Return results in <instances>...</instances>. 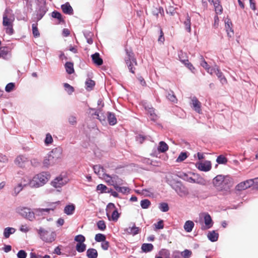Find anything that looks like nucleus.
Listing matches in <instances>:
<instances>
[{
    "label": "nucleus",
    "instance_id": "f257e3e1",
    "mask_svg": "<svg viewBox=\"0 0 258 258\" xmlns=\"http://www.w3.org/2000/svg\"><path fill=\"white\" fill-rule=\"evenodd\" d=\"M50 174L47 171H42L34 175L32 179H29L24 185H28L31 188H38L43 186L49 180Z\"/></svg>",
    "mask_w": 258,
    "mask_h": 258
},
{
    "label": "nucleus",
    "instance_id": "f03ea898",
    "mask_svg": "<svg viewBox=\"0 0 258 258\" xmlns=\"http://www.w3.org/2000/svg\"><path fill=\"white\" fill-rule=\"evenodd\" d=\"M166 182L175 190L176 193L180 197H183L189 195V191L186 186L180 180L174 179L167 178Z\"/></svg>",
    "mask_w": 258,
    "mask_h": 258
},
{
    "label": "nucleus",
    "instance_id": "7ed1b4c3",
    "mask_svg": "<svg viewBox=\"0 0 258 258\" xmlns=\"http://www.w3.org/2000/svg\"><path fill=\"white\" fill-rule=\"evenodd\" d=\"M125 51L126 55L124 58L125 63L130 72L134 74L135 73L136 69L134 67V66H137L138 64L137 59L132 49L129 50L125 48Z\"/></svg>",
    "mask_w": 258,
    "mask_h": 258
},
{
    "label": "nucleus",
    "instance_id": "20e7f679",
    "mask_svg": "<svg viewBox=\"0 0 258 258\" xmlns=\"http://www.w3.org/2000/svg\"><path fill=\"white\" fill-rule=\"evenodd\" d=\"M48 10V8L45 5H38L36 8L35 13L32 17V21L33 22H38L45 16Z\"/></svg>",
    "mask_w": 258,
    "mask_h": 258
},
{
    "label": "nucleus",
    "instance_id": "39448f33",
    "mask_svg": "<svg viewBox=\"0 0 258 258\" xmlns=\"http://www.w3.org/2000/svg\"><path fill=\"white\" fill-rule=\"evenodd\" d=\"M16 212L23 218L30 221H33L35 219L34 213L27 207H18L16 209Z\"/></svg>",
    "mask_w": 258,
    "mask_h": 258
},
{
    "label": "nucleus",
    "instance_id": "423d86ee",
    "mask_svg": "<svg viewBox=\"0 0 258 258\" xmlns=\"http://www.w3.org/2000/svg\"><path fill=\"white\" fill-rule=\"evenodd\" d=\"M69 180L68 178H64L61 175L55 177L51 181V185L55 188H59L57 189L58 191H60L61 187L66 185Z\"/></svg>",
    "mask_w": 258,
    "mask_h": 258
},
{
    "label": "nucleus",
    "instance_id": "0eeeda50",
    "mask_svg": "<svg viewBox=\"0 0 258 258\" xmlns=\"http://www.w3.org/2000/svg\"><path fill=\"white\" fill-rule=\"evenodd\" d=\"M233 179L229 175L223 176L220 190L228 191L233 185Z\"/></svg>",
    "mask_w": 258,
    "mask_h": 258
},
{
    "label": "nucleus",
    "instance_id": "6e6552de",
    "mask_svg": "<svg viewBox=\"0 0 258 258\" xmlns=\"http://www.w3.org/2000/svg\"><path fill=\"white\" fill-rule=\"evenodd\" d=\"M203 215H204L205 225L202 226L201 229L205 230L211 228L213 226L214 222L211 216L208 213H203Z\"/></svg>",
    "mask_w": 258,
    "mask_h": 258
},
{
    "label": "nucleus",
    "instance_id": "1a4fd4ad",
    "mask_svg": "<svg viewBox=\"0 0 258 258\" xmlns=\"http://www.w3.org/2000/svg\"><path fill=\"white\" fill-rule=\"evenodd\" d=\"M143 107L145 110L147 111L148 114L150 116V120L155 122L158 119V116L155 113V109L147 103H144Z\"/></svg>",
    "mask_w": 258,
    "mask_h": 258
},
{
    "label": "nucleus",
    "instance_id": "9d476101",
    "mask_svg": "<svg viewBox=\"0 0 258 258\" xmlns=\"http://www.w3.org/2000/svg\"><path fill=\"white\" fill-rule=\"evenodd\" d=\"M48 231L44 229L42 227H40L38 230V234L40 238L45 242H52L54 240V236L48 237Z\"/></svg>",
    "mask_w": 258,
    "mask_h": 258
},
{
    "label": "nucleus",
    "instance_id": "9b49d317",
    "mask_svg": "<svg viewBox=\"0 0 258 258\" xmlns=\"http://www.w3.org/2000/svg\"><path fill=\"white\" fill-rule=\"evenodd\" d=\"M196 167L201 171L208 172L212 168L211 162L208 160L205 161L204 162H198L196 163Z\"/></svg>",
    "mask_w": 258,
    "mask_h": 258
},
{
    "label": "nucleus",
    "instance_id": "f8f14e48",
    "mask_svg": "<svg viewBox=\"0 0 258 258\" xmlns=\"http://www.w3.org/2000/svg\"><path fill=\"white\" fill-rule=\"evenodd\" d=\"M253 181L252 179H249L238 183L235 187V189L238 191L245 190L250 187H252Z\"/></svg>",
    "mask_w": 258,
    "mask_h": 258
},
{
    "label": "nucleus",
    "instance_id": "ddd939ff",
    "mask_svg": "<svg viewBox=\"0 0 258 258\" xmlns=\"http://www.w3.org/2000/svg\"><path fill=\"white\" fill-rule=\"evenodd\" d=\"M12 57V53L10 49L7 46L0 47V58L9 60Z\"/></svg>",
    "mask_w": 258,
    "mask_h": 258
},
{
    "label": "nucleus",
    "instance_id": "4468645a",
    "mask_svg": "<svg viewBox=\"0 0 258 258\" xmlns=\"http://www.w3.org/2000/svg\"><path fill=\"white\" fill-rule=\"evenodd\" d=\"M225 28L228 37L231 38L233 36L234 30L232 28V23L231 20L228 18H227L225 20Z\"/></svg>",
    "mask_w": 258,
    "mask_h": 258
},
{
    "label": "nucleus",
    "instance_id": "2eb2a0df",
    "mask_svg": "<svg viewBox=\"0 0 258 258\" xmlns=\"http://www.w3.org/2000/svg\"><path fill=\"white\" fill-rule=\"evenodd\" d=\"M201 60L200 62V65L204 68L207 73H209L210 75H213L214 72H215V70H216V68H211L207 63V62L205 60L204 57L201 55Z\"/></svg>",
    "mask_w": 258,
    "mask_h": 258
},
{
    "label": "nucleus",
    "instance_id": "dca6fc26",
    "mask_svg": "<svg viewBox=\"0 0 258 258\" xmlns=\"http://www.w3.org/2000/svg\"><path fill=\"white\" fill-rule=\"evenodd\" d=\"M110 185L113 186L114 189L119 192H121L123 195H126L130 192L131 189L128 187L120 186L116 183H110Z\"/></svg>",
    "mask_w": 258,
    "mask_h": 258
},
{
    "label": "nucleus",
    "instance_id": "f3484780",
    "mask_svg": "<svg viewBox=\"0 0 258 258\" xmlns=\"http://www.w3.org/2000/svg\"><path fill=\"white\" fill-rule=\"evenodd\" d=\"M62 12L66 15H72L74 10L69 2H66L60 6Z\"/></svg>",
    "mask_w": 258,
    "mask_h": 258
},
{
    "label": "nucleus",
    "instance_id": "a211bd4d",
    "mask_svg": "<svg viewBox=\"0 0 258 258\" xmlns=\"http://www.w3.org/2000/svg\"><path fill=\"white\" fill-rule=\"evenodd\" d=\"M92 60L95 65L100 66L103 63V59L100 56L99 53L95 52L91 56Z\"/></svg>",
    "mask_w": 258,
    "mask_h": 258
},
{
    "label": "nucleus",
    "instance_id": "6ab92c4d",
    "mask_svg": "<svg viewBox=\"0 0 258 258\" xmlns=\"http://www.w3.org/2000/svg\"><path fill=\"white\" fill-rule=\"evenodd\" d=\"M27 161L28 158L25 156L22 155L17 156L14 161L15 164L21 168L24 167L25 163Z\"/></svg>",
    "mask_w": 258,
    "mask_h": 258
},
{
    "label": "nucleus",
    "instance_id": "aec40b11",
    "mask_svg": "<svg viewBox=\"0 0 258 258\" xmlns=\"http://www.w3.org/2000/svg\"><path fill=\"white\" fill-rule=\"evenodd\" d=\"M50 15L52 18L56 19L59 24L65 23V21L60 12L56 10H54Z\"/></svg>",
    "mask_w": 258,
    "mask_h": 258
},
{
    "label": "nucleus",
    "instance_id": "412c9836",
    "mask_svg": "<svg viewBox=\"0 0 258 258\" xmlns=\"http://www.w3.org/2000/svg\"><path fill=\"white\" fill-rule=\"evenodd\" d=\"M178 57L179 60L192 73H195L196 69L192 65V64L190 62L188 59H181L180 54H178Z\"/></svg>",
    "mask_w": 258,
    "mask_h": 258
},
{
    "label": "nucleus",
    "instance_id": "4be33fe9",
    "mask_svg": "<svg viewBox=\"0 0 258 258\" xmlns=\"http://www.w3.org/2000/svg\"><path fill=\"white\" fill-rule=\"evenodd\" d=\"M107 121L110 125L113 126L116 124L117 118L115 113L112 112L108 111L107 112Z\"/></svg>",
    "mask_w": 258,
    "mask_h": 258
},
{
    "label": "nucleus",
    "instance_id": "5701e85b",
    "mask_svg": "<svg viewBox=\"0 0 258 258\" xmlns=\"http://www.w3.org/2000/svg\"><path fill=\"white\" fill-rule=\"evenodd\" d=\"M123 230L124 232L128 234H132L133 236H135L139 233L140 229L139 227H136L135 224H134L133 227L125 228Z\"/></svg>",
    "mask_w": 258,
    "mask_h": 258
},
{
    "label": "nucleus",
    "instance_id": "b1692460",
    "mask_svg": "<svg viewBox=\"0 0 258 258\" xmlns=\"http://www.w3.org/2000/svg\"><path fill=\"white\" fill-rule=\"evenodd\" d=\"M214 73L216 75L218 78L219 79L220 83L222 85H224L227 83V81L223 73L221 71V70L218 68H216V70H215V72Z\"/></svg>",
    "mask_w": 258,
    "mask_h": 258
},
{
    "label": "nucleus",
    "instance_id": "393cba45",
    "mask_svg": "<svg viewBox=\"0 0 258 258\" xmlns=\"http://www.w3.org/2000/svg\"><path fill=\"white\" fill-rule=\"evenodd\" d=\"M219 233L215 230L209 231L207 233V237L211 242H214L218 240Z\"/></svg>",
    "mask_w": 258,
    "mask_h": 258
},
{
    "label": "nucleus",
    "instance_id": "a878e982",
    "mask_svg": "<svg viewBox=\"0 0 258 258\" xmlns=\"http://www.w3.org/2000/svg\"><path fill=\"white\" fill-rule=\"evenodd\" d=\"M61 153V149L60 148H55L48 153L49 156H52L55 160L60 158Z\"/></svg>",
    "mask_w": 258,
    "mask_h": 258
},
{
    "label": "nucleus",
    "instance_id": "bb28decb",
    "mask_svg": "<svg viewBox=\"0 0 258 258\" xmlns=\"http://www.w3.org/2000/svg\"><path fill=\"white\" fill-rule=\"evenodd\" d=\"M75 209V205L74 204L70 203L64 207V213L67 215H72L74 213Z\"/></svg>",
    "mask_w": 258,
    "mask_h": 258
},
{
    "label": "nucleus",
    "instance_id": "cd10ccee",
    "mask_svg": "<svg viewBox=\"0 0 258 258\" xmlns=\"http://www.w3.org/2000/svg\"><path fill=\"white\" fill-rule=\"evenodd\" d=\"M169 149V146L164 141H160L157 147V150L159 153H164L167 151Z\"/></svg>",
    "mask_w": 258,
    "mask_h": 258
},
{
    "label": "nucleus",
    "instance_id": "c85d7f7f",
    "mask_svg": "<svg viewBox=\"0 0 258 258\" xmlns=\"http://www.w3.org/2000/svg\"><path fill=\"white\" fill-rule=\"evenodd\" d=\"M83 33L85 38L87 40V42L89 44H92L93 42V40L92 39V37L94 35V34L91 31L84 30L83 31Z\"/></svg>",
    "mask_w": 258,
    "mask_h": 258
},
{
    "label": "nucleus",
    "instance_id": "c756f323",
    "mask_svg": "<svg viewBox=\"0 0 258 258\" xmlns=\"http://www.w3.org/2000/svg\"><path fill=\"white\" fill-rule=\"evenodd\" d=\"M192 107L198 113L201 112V103L196 97H194L192 99Z\"/></svg>",
    "mask_w": 258,
    "mask_h": 258
},
{
    "label": "nucleus",
    "instance_id": "7c9ffc66",
    "mask_svg": "<svg viewBox=\"0 0 258 258\" xmlns=\"http://www.w3.org/2000/svg\"><path fill=\"white\" fill-rule=\"evenodd\" d=\"M223 176V175L219 174L215 177L213 179V184L218 189H219L221 186Z\"/></svg>",
    "mask_w": 258,
    "mask_h": 258
},
{
    "label": "nucleus",
    "instance_id": "2f4dec72",
    "mask_svg": "<svg viewBox=\"0 0 258 258\" xmlns=\"http://www.w3.org/2000/svg\"><path fill=\"white\" fill-rule=\"evenodd\" d=\"M153 249L154 246L152 243H144L141 246L142 252L144 253L151 252Z\"/></svg>",
    "mask_w": 258,
    "mask_h": 258
},
{
    "label": "nucleus",
    "instance_id": "473e14b6",
    "mask_svg": "<svg viewBox=\"0 0 258 258\" xmlns=\"http://www.w3.org/2000/svg\"><path fill=\"white\" fill-rule=\"evenodd\" d=\"M106 216L109 220H110L111 218L112 221H116L120 217V214L118 213L117 209L115 208L112 212L111 216H110L108 212H106Z\"/></svg>",
    "mask_w": 258,
    "mask_h": 258
},
{
    "label": "nucleus",
    "instance_id": "72a5a7b5",
    "mask_svg": "<svg viewBox=\"0 0 258 258\" xmlns=\"http://www.w3.org/2000/svg\"><path fill=\"white\" fill-rule=\"evenodd\" d=\"M64 68L66 72L69 75H71L75 72L74 63L72 61H67L64 64Z\"/></svg>",
    "mask_w": 258,
    "mask_h": 258
},
{
    "label": "nucleus",
    "instance_id": "f704fd0d",
    "mask_svg": "<svg viewBox=\"0 0 258 258\" xmlns=\"http://www.w3.org/2000/svg\"><path fill=\"white\" fill-rule=\"evenodd\" d=\"M177 175L179 178L183 179V180L194 183V178L192 177L189 176L186 173L180 172Z\"/></svg>",
    "mask_w": 258,
    "mask_h": 258
},
{
    "label": "nucleus",
    "instance_id": "c9c22d12",
    "mask_svg": "<svg viewBox=\"0 0 258 258\" xmlns=\"http://www.w3.org/2000/svg\"><path fill=\"white\" fill-rule=\"evenodd\" d=\"M193 174L196 176V178H194V183H197L202 185H206L207 184V181L205 179H204L203 177L200 176L198 174H195L193 173Z\"/></svg>",
    "mask_w": 258,
    "mask_h": 258
},
{
    "label": "nucleus",
    "instance_id": "e433bc0d",
    "mask_svg": "<svg viewBox=\"0 0 258 258\" xmlns=\"http://www.w3.org/2000/svg\"><path fill=\"white\" fill-rule=\"evenodd\" d=\"M108 190H109V188H108L106 185L101 183L98 184L96 188V191L99 194L107 193Z\"/></svg>",
    "mask_w": 258,
    "mask_h": 258
},
{
    "label": "nucleus",
    "instance_id": "4c0bfd02",
    "mask_svg": "<svg viewBox=\"0 0 258 258\" xmlns=\"http://www.w3.org/2000/svg\"><path fill=\"white\" fill-rule=\"evenodd\" d=\"M213 5L214 6L215 11L216 13V15L221 14L223 12V8L221 5L220 4V1L216 0L215 3H213Z\"/></svg>",
    "mask_w": 258,
    "mask_h": 258
},
{
    "label": "nucleus",
    "instance_id": "58836bf2",
    "mask_svg": "<svg viewBox=\"0 0 258 258\" xmlns=\"http://www.w3.org/2000/svg\"><path fill=\"white\" fill-rule=\"evenodd\" d=\"M86 255L88 258H97L98 256V252L96 249L90 248L87 249Z\"/></svg>",
    "mask_w": 258,
    "mask_h": 258
},
{
    "label": "nucleus",
    "instance_id": "ea45409f",
    "mask_svg": "<svg viewBox=\"0 0 258 258\" xmlns=\"http://www.w3.org/2000/svg\"><path fill=\"white\" fill-rule=\"evenodd\" d=\"M85 85L86 89L87 91H91L93 89L95 85V82L89 78H88L86 79V81L85 82Z\"/></svg>",
    "mask_w": 258,
    "mask_h": 258
},
{
    "label": "nucleus",
    "instance_id": "a19ab883",
    "mask_svg": "<svg viewBox=\"0 0 258 258\" xmlns=\"http://www.w3.org/2000/svg\"><path fill=\"white\" fill-rule=\"evenodd\" d=\"M195 224L193 221L188 220L184 223L183 227L186 232H190L192 230Z\"/></svg>",
    "mask_w": 258,
    "mask_h": 258
},
{
    "label": "nucleus",
    "instance_id": "79ce46f5",
    "mask_svg": "<svg viewBox=\"0 0 258 258\" xmlns=\"http://www.w3.org/2000/svg\"><path fill=\"white\" fill-rule=\"evenodd\" d=\"M16 231V229L13 227H6L4 230V236L5 238H8L11 234H14Z\"/></svg>",
    "mask_w": 258,
    "mask_h": 258
},
{
    "label": "nucleus",
    "instance_id": "37998d69",
    "mask_svg": "<svg viewBox=\"0 0 258 258\" xmlns=\"http://www.w3.org/2000/svg\"><path fill=\"white\" fill-rule=\"evenodd\" d=\"M8 9H6L5 11V12L3 14V24L4 26H11L12 25V22H11L10 19L8 17L7 14Z\"/></svg>",
    "mask_w": 258,
    "mask_h": 258
},
{
    "label": "nucleus",
    "instance_id": "c03bdc74",
    "mask_svg": "<svg viewBox=\"0 0 258 258\" xmlns=\"http://www.w3.org/2000/svg\"><path fill=\"white\" fill-rule=\"evenodd\" d=\"M53 160H54L53 158V157L49 156V154L48 153L47 155L44 157V159L43 161V165L44 167L48 168L50 165V162H53Z\"/></svg>",
    "mask_w": 258,
    "mask_h": 258
},
{
    "label": "nucleus",
    "instance_id": "a18cd8bd",
    "mask_svg": "<svg viewBox=\"0 0 258 258\" xmlns=\"http://www.w3.org/2000/svg\"><path fill=\"white\" fill-rule=\"evenodd\" d=\"M86 244L85 243L83 242L77 243L75 246L76 251H77L79 253L84 252L86 249Z\"/></svg>",
    "mask_w": 258,
    "mask_h": 258
},
{
    "label": "nucleus",
    "instance_id": "49530a36",
    "mask_svg": "<svg viewBox=\"0 0 258 258\" xmlns=\"http://www.w3.org/2000/svg\"><path fill=\"white\" fill-rule=\"evenodd\" d=\"M32 34L35 38H38L40 36V33L38 29V22H34L32 25Z\"/></svg>",
    "mask_w": 258,
    "mask_h": 258
},
{
    "label": "nucleus",
    "instance_id": "de8ad7c7",
    "mask_svg": "<svg viewBox=\"0 0 258 258\" xmlns=\"http://www.w3.org/2000/svg\"><path fill=\"white\" fill-rule=\"evenodd\" d=\"M188 156V153L187 151L181 152L176 160V162H181L185 160Z\"/></svg>",
    "mask_w": 258,
    "mask_h": 258
},
{
    "label": "nucleus",
    "instance_id": "09e8293b",
    "mask_svg": "<svg viewBox=\"0 0 258 258\" xmlns=\"http://www.w3.org/2000/svg\"><path fill=\"white\" fill-rule=\"evenodd\" d=\"M25 183H19L17 186H16L14 189V192L13 193V195L14 196H16L23 189L24 187L27 186V185H24Z\"/></svg>",
    "mask_w": 258,
    "mask_h": 258
},
{
    "label": "nucleus",
    "instance_id": "8fccbe9b",
    "mask_svg": "<svg viewBox=\"0 0 258 258\" xmlns=\"http://www.w3.org/2000/svg\"><path fill=\"white\" fill-rule=\"evenodd\" d=\"M159 256L162 258H170V252L168 249L163 248L159 251Z\"/></svg>",
    "mask_w": 258,
    "mask_h": 258
},
{
    "label": "nucleus",
    "instance_id": "3c124183",
    "mask_svg": "<svg viewBox=\"0 0 258 258\" xmlns=\"http://www.w3.org/2000/svg\"><path fill=\"white\" fill-rule=\"evenodd\" d=\"M152 14L154 16H155L156 17H158L159 14H160L161 16H164V9L162 7L158 6V8H156V9L152 12Z\"/></svg>",
    "mask_w": 258,
    "mask_h": 258
},
{
    "label": "nucleus",
    "instance_id": "603ef678",
    "mask_svg": "<svg viewBox=\"0 0 258 258\" xmlns=\"http://www.w3.org/2000/svg\"><path fill=\"white\" fill-rule=\"evenodd\" d=\"M158 208L162 212H167L169 210V205L166 202H161L159 204Z\"/></svg>",
    "mask_w": 258,
    "mask_h": 258
},
{
    "label": "nucleus",
    "instance_id": "864d4df0",
    "mask_svg": "<svg viewBox=\"0 0 258 258\" xmlns=\"http://www.w3.org/2000/svg\"><path fill=\"white\" fill-rule=\"evenodd\" d=\"M167 98L170 101L173 103H176L177 99L176 96L174 94V92L172 90H170L167 95Z\"/></svg>",
    "mask_w": 258,
    "mask_h": 258
},
{
    "label": "nucleus",
    "instance_id": "5fc2aeb1",
    "mask_svg": "<svg viewBox=\"0 0 258 258\" xmlns=\"http://www.w3.org/2000/svg\"><path fill=\"white\" fill-rule=\"evenodd\" d=\"M184 24L185 27V29L188 32H191V22H190V17L187 14L186 20L184 22Z\"/></svg>",
    "mask_w": 258,
    "mask_h": 258
},
{
    "label": "nucleus",
    "instance_id": "6e6d98bb",
    "mask_svg": "<svg viewBox=\"0 0 258 258\" xmlns=\"http://www.w3.org/2000/svg\"><path fill=\"white\" fill-rule=\"evenodd\" d=\"M151 203L149 200L145 199L141 201L140 205L142 209H147L149 208Z\"/></svg>",
    "mask_w": 258,
    "mask_h": 258
},
{
    "label": "nucleus",
    "instance_id": "4d7b16f0",
    "mask_svg": "<svg viewBox=\"0 0 258 258\" xmlns=\"http://www.w3.org/2000/svg\"><path fill=\"white\" fill-rule=\"evenodd\" d=\"M227 161V158L223 155H219L216 159V162L219 164H226Z\"/></svg>",
    "mask_w": 258,
    "mask_h": 258
},
{
    "label": "nucleus",
    "instance_id": "13d9d810",
    "mask_svg": "<svg viewBox=\"0 0 258 258\" xmlns=\"http://www.w3.org/2000/svg\"><path fill=\"white\" fill-rule=\"evenodd\" d=\"M63 87L69 95H72L75 91L74 88L67 83H63Z\"/></svg>",
    "mask_w": 258,
    "mask_h": 258
},
{
    "label": "nucleus",
    "instance_id": "bf43d9fd",
    "mask_svg": "<svg viewBox=\"0 0 258 258\" xmlns=\"http://www.w3.org/2000/svg\"><path fill=\"white\" fill-rule=\"evenodd\" d=\"M106 235L102 233H98L95 235V240L96 242H103L106 239Z\"/></svg>",
    "mask_w": 258,
    "mask_h": 258
},
{
    "label": "nucleus",
    "instance_id": "052dcab7",
    "mask_svg": "<svg viewBox=\"0 0 258 258\" xmlns=\"http://www.w3.org/2000/svg\"><path fill=\"white\" fill-rule=\"evenodd\" d=\"M96 225L98 229L101 231H104L106 228L105 222L103 220L98 221L97 222Z\"/></svg>",
    "mask_w": 258,
    "mask_h": 258
},
{
    "label": "nucleus",
    "instance_id": "680f3d73",
    "mask_svg": "<svg viewBox=\"0 0 258 258\" xmlns=\"http://www.w3.org/2000/svg\"><path fill=\"white\" fill-rule=\"evenodd\" d=\"M200 191L198 189H192L190 190L189 194L191 198L199 199L200 197Z\"/></svg>",
    "mask_w": 258,
    "mask_h": 258
},
{
    "label": "nucleus",
    "instance_id": "e2e57ef3",
    "mask_svg": "<svg viewBox=\"0 0 258 258\" xmlns=\"http://www.w3.org/2000/svg\"><path fill=\"white\" fill-rule=\"evenodd\" d=\"M50 209H52V208H38V209H36L35 210V212L36 213V214L38 216H40V215H42L43 214V213L44 212H47V213H49L50 211Z\"/></svg>",
    "mask_w": 258,
    "mask_h": 258
},
{
    "label": "nucleus",
    "instance_id": "0e129e2a",
    "mask_svg": "<svg viewBox=\"0 0 258 258\" xmlns=\"http://www.w3.org/2000/svg\"><path fill=\"white\" fill-rule=\"evenodd\" d=\"M74 241H76L77 243H84L85 241H86V238L82 234H78L75 237Z\"/></svg>",
    "mask_w": 258,
    "mask_h": 258
},
{
    "label": "nucleus",
    "instance_id": "69168bd1",
    "mask_svg": "<svg viewBox=\"0 0 258 258\" xmlns=\"http://www.w3.org/2000/svg\"><path fill=\"white\" fill-rule=\"evenodd\" d=\"M15 87V83L11 82L7 84L5 87V91L8 93L12 92Z\"/></svg>",
    "mask_w": 258,
    "mask_h": 258
},
{
    "label": "nucleus",
    "instance_id": "338daca9",
    "mask_svg": "<svg viewBox=\"0 0 258 258\" xmlns=\"http://www.w3.org/2000/svg\"><path fill=\"white\" fill-rule=\"evenodd\" d=\"M53 142V139L51 135L49 133H47L46 135L45 138L44 139V143L46 146H48Z\"/></svg>",
    "mask_w": 258,
    "mask_h": 258
},
{
    "label": "nucleus",
    "instance_id": "774afa93",
    "mask_svg": "<svg viewBox=\"0 0 258 258\" xmlns=\"http://www.w3.org/2000/svg\"><path fill=\"white\" fill-rule=\"evenodd\" d=\"M180 252L182 255V257L183 258H189L192 254L191 251L187 249H186Z\"/></svg>",
    "mask_w": 258,
    "mask_h": 258
}]
</instances>
